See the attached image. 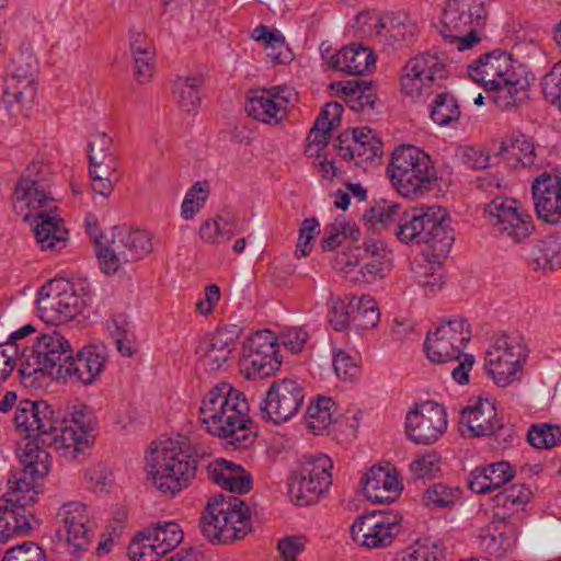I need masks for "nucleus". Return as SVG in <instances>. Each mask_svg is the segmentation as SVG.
Masks as SVG:
<instances>
[{"instance_id": "1", "label": "nucleus", "mask_w": 561, "mask_h": 561, "mask_svg": "<svg viewBox=\"0 0 561 561\" xmlns=\"http://www.w3.org/2000/svg\"><path fill=\"white\" fill-rule=\"evenodd\" d=\"M243 392L228 382L210 388L199 408L201 423L218 436L226 449H245L256 437Z\"/></svg>"}, {"instance_id": "2", "label": "nucleus", "mask_w": 561, "mask_h": 561, "mask_svg": "<svg viewBox=\"0 0 561 561\" xmlns=\"http://www.w3.org/2000/svg\"><path fill=\"white\" fill-rule=\"evenodd\" d=\"M470 78L492 92L501 111L518 107L529 98V81L523 66L505 51L486 53L468 66Z\"/></svg>"}, {"instance_id": "3", "label": "nucleus", "mask_w": 561, "mask_h": 561, "mask_svg": "<svg viewBox=\"0 0 561 561\" xmlns=\"http://www.w3.org/2000/svg\"><path fill=\"white\" fill-rule=\"evenodd\" d=\"M146 460L152 485L170 496L187 488L197 471L194 448L184 436L152 443Z\"/></svg>"}, {"instance_id": "4", "label": "nucleus", "mask_w": 561, "mask_h": 561, "mask_svg": "<svg viewBox=\"0 0 561 561\" xmlns=\"http://www.w3.org/2000/svg\"><path fill=\"white\" fill-rule=\"evenodd\" d=\"M85 229L95 244V253L101 270L107 274H116L126 263L141 260L152 251L151 234L141 229L114 227L108 240L99 231L94 216L85 219Z\"/></svg>"}, {"instance_id": "5", "label": "nucleus", "mask_w": 561, "mask_h": 561, "mask_svg": "<svg viewBox=\"0 0 561 561\" xmlns=\"http://www.w3.org/2000/svg\"><path fill=\"white\" fill-rule=\"evenodd\" d=\"M387 174L397 192L412 199L424 196L437 182L431 157L411 145H402L393 151Z\"/></svg>"}, {"instance_id": "6", "label": "nucleus", "mask_w": 561, "mask_h": 561, "mask_svg": "<svg viewBox=\"0 0 561 561\" xmlns=\"http://www.w3.org/2000/svg\"><path fill=\"white\" fill-rule=\"evenodd\" d=\"M398 239L402 243L426 244L431 249L433 262L440 264L454 243V232L446 209L430 207L411 209L408 221L398 227Z\"/></svg>"}, {"instance_id": "7", "label": "nucleus", "mask_w": 561, "mask_h": 561, "mask_svg": "<svg viewBox=\"0 0 561 561\" xmlns=\"http://www.w3.org/2000/svg\"><path fill=\"white\" fill-rule=\"evenodd\" d=\"M32 346L31 354L19 367L21 381L25 387L39 388L48 380H57L59 366L71 359L72 347L58 331L42 333Z\"/></svg>"}, {"instance_id": "8", "label": "nucleus", "mask_w": 561, "mask_h": 561, "mask_svg": "<svg viewBox=\"0 0 561 561\" xmlns=\"http://www.w3.org/2000/svg\"><path fill=\"white\" fill-rule=\"evenodd\" d=\"M51 435L44 433L26 443L20 457L24 476L31 479L45 477L50 470L51 453L71 461L88 448L89 437L84 434L79 436L72 427L64 428L58 436Z\"/></svg>"}, {"instance_id": "9", "label": "nucleus", "mask_w": 561, "mask_h": 561, "mask_svg": "<svg viewBox=\"0 0 561 561\" xmlns=\"http://www.w3.org/2000/svg\"><path fill=\"white\" fill-rule=\"evenodd\" d=\"M485 15L483 0H447L435 26L446 44L462 51L481 41L478 28L482 27Z\"/></svg>"}, {"instance_id": "10", "label": "nucleus", "mask_w": 561, "mask_h": 561, "mask_svg": "<svg viewBox=\"0 0 561 561\" xmlns=\"http://www.w3.org/2000/svg\"><path fill=\"white\" fill-rule=\"evenodd\" d=\"M48 188L49 185H34L25 199L21 198L15 188V207L45 208L35 214H26L24 219L31 225L42 250L58 251L66 247L68 230L56 214L57 208L49 205L55 198Z\"/></svg>"}, {"instance_id": "11", "label": "nucleus", "mask_w": 561, "mask_h": 561, "mask_svg": "<svg viewBox=\"0 0 561 561\" xmlns=\"http://www.w3.org/2000/svg\"><path fill=\"white\" fill-rule=\"evenodd\" d=\"M56 536L66 552L79 558L90 547L94 537L95 522L89 506L79 501L60 505L55 515Z\"/></svg>"}, {"instance_id": "12", "label": "nucleus", "mask_w": 561, "mask_h": 561, "mask_svg": "<svg viewBox=\"0 0 561 561\" xmlns=\"http://www.w3.org/2000/svg\"><path fill=\"white\" fill-rule=\"evenodd\" d=\"M331 458L323 454L304 456L298 470L289 477V495L296 505L316 503L332 484Z\"/></svg>"}, {"instance_id": "13", "label": "nucleus", "mask_w": 561, "mask_h": 561, "mask_svg": "<svg viewBox=\"0 0 561 561\" xmlns=\"http://www.w3.org/2000/svg\"><path fill=\"white\" fill-rule=\"evenodd\" d=\"M528 350L518 336L502 333L494 337L484 357L486 374L501 387L519 380Z\"/></svg>"}, {"instance_id": "14", "label": "nucleus", "mask_w": 561, "mask_h": 561, "mask_svg": "<svg viewBox=\"0 0 561 561\" xmlns=\"http://www.w3.org/2000/svg\"><path fill=\"white\" fill-rule=\"evenodd\" d=\"M471 336V327L467 319L456 317L445 320L434 332L427 334L424 343L426 356L436 364L458 360Z\"/></svg>"}, {"instance_id": "15", "label": "nucleus", "mask_w": 561, "mask_h": 561, "mask_svg": "<svg viewBox=\"0 0 561 561\" xmlns=\"http://www.w3.org/2000/svg\"><path fill=\"white\" fill-rule=\"evenodd\" d=\"M83 300L73 284L66 279H53L42 286L37 309L47 323L60 324L73 319L81 310Z\"/></svg>"}, {"instance_id": "16", "label": "nucleus", "mask_w": 561, "mask_h": 561, "mask_svg": "<svg viewBox=\"0 0 561 561\" xmlns=\"http://www.w3.org/2000/svg\"><path fill=\"white\" fill-rule=\"evenodd\" d=\"M9 68L11 72L4 79L2 102L11 113H23L31 108L36 95V84L32 79L36 60L32 55L21 53L12 59Z\"/></svg>"}, {"instance_id": "17", "label": "nucleus", "mask_w": 561, "mask_h": 561, "mask_svg": "<svg viewBox=\"0 0 561 561\" xmlns=\"http://www.w3.org/2000/svg\"><path fill=\"white\" fill-rule=\"evenodd\" d=\"M278 337L270 330L257 331L243 345L242 367L247 378L264 379L275 375L282 366Z\"/></svg>"}, {"instance_id": "18", "label": "nucleus", "mask_w": 561, "mask_h": 561, "mask_svg": "<svg viewBox=\"0 0 561 561\" xmlns=\"http://www.w3.org/2000/svg\"><path fill=\"white\" fill-rule=\"evenodd\" d=\"M305 401L302 385L290 378L275 380L270 386L265 398L260 403L263 419L280 424L293 419Z\"/></svg>"}, {"instance_id": "19", "label": "nucleus", "mask_w": 561, "mask_h": 561, "mask_svg": "<svg viewBox=\"0 0 561 561\" xmlns=\"http://www.w3.org/2000/svg\"><path fill=\"white\" fill-rule=\"evenodd\" d=\"M447 424L444 405L425 401L407 414L405 433L416 445H432L446 432Z\"/></svg>"}, {"instance_id": "20", "label": "nucleus", "mask_w": 561, "mask_h": 561, "mask_svg": "<svg viewBox=\"0 0 561 561\" xmlns=\"http://www.w3.org/2000/svg\"><path fill=\"white\" fill-rule=\"evenodd\" d=\"M400 531L398 516L377 513L358 516L351 526L352 539L367 549H385L391 546Z\"/></svg>"}, {"instance_id": "21", "label": "nucleus", "mask_w": 561, "mask_h": 561, "mask_svg": "<svg viewBox=\"0 0 561 561\" xmlns=\"http://www.w3.org/2000/svg\"><path fill=\"white\" fill-rule=\"evenodd\" d=\"M447 77L446 65L437 55L420 54L404 66L401 89L407 95H420L425 89L439 87Z\"/></svg>"}, {"instance_id": "22", "label": "nucleus", "mask_w": 561, "mask_h": 561, "mask_svg": "<svg viewBox=\"0 0 561 561\" xmlns=\"http://www.w3.org/2000/svg\"><path fill=\"white\" fill-rule=\"evenodd\" d=\"M106 363V356L103 351L94 346L85 347L68 359L66 364L59 366L60 371L57 381L67 383L91 385L103 371Z\"/></svg>"}, {"instance_id": "23", "label": "nucleus", "mask_w": 561, "mask_h": 561, "mask_svg": "<svg viewBox=\"0 0 561 561\" xmlns=\"http://www.w3.org/2000/svg\"><path fill=\"white\" fill-rule=\"evenodd\" d=\"M14 424L27 435L53 434L58 436L65 427H58L54 411L45 401L24 399L19 402L14 415Z\"/></svg>"}, {"instance_id": "24", "label": "nucleus", "mask_w": 561, "mask_h": 561, "mask_svg": "<svg viewBox=\"0 0 561 561\" xmlns=\"http://www.w3.org/2000/svg\"><path fill=\"white\" fill-rule=\"evenodd\" d=\"M531 191L538 219L549 225L561 224V179L542 173L534 180Z\"/></svg>"}, {"instance_id": "25", "label": "nucleus", "mask_w": 561, "mask_h": 561, "mask_svg": "<svg viewBox=\"0 0 561 561\" xmlns=\"http://www.w3.org/2000/svg\"><path fill=\"white\" fill-rule=\"evenodd\" d=\"M238 333L237 325H232L231 329L220 328L199 342L196 355L206 370H219L228 362L236 347Z\"/></svg>"}, {"instance_id": "26", "label": "nucleus", "mask_w": 561, "mask_h": 561, "mask_svg": "<svg viewBox=\"0 0 561 561\" xmlns=\"http://www.w3.org/2000/svg\"><path fill=\"white\" fill-rule=\"evenodd\" d=\"M459 423L468 427L474 437L491 436L494 433L513 437V427H505L497 419L496 408L489 400L479 399L474 405L460 412Z\"/></svg>"}, {"instance_id": "27", "label": "nucleus", "mask_w": 561, "mask_h": 561, "mask_svg": "<svg viewBox=\"0 0 561 561\" xmlns=\"http://www.w3.org/2000/svg\"><path fill=\"white\" fill-rule=\"evenodd\" d=\"M376 37L391 49H400L416 39L417 25L404 13H393L379 18L375 24Z\"/></svg>"}, {"instance_id": "28", "label": "nucleus", "mask_w": 561, "mask_h": 561, "mask_svg": "<svg viewBox=\"0 0 561 561\" xmlns=\"http://www.w3.org/2000/svg\"><path fill=\"white\" fill-rule=\"evenodd\" d=\"M38 524L27 505L7 502V499L0 501V541L15 535L26 536Z\"/></svg>"}, {"instance_id": "29", "label": "nucleus", "mask_w": 561, "mask_h": 561, "mask_svg": "<svg viewBox=\"0 0 561 561\" xmlns=\"http://www.w3.org/2000/svg\"><path fill=\"white\" fill-rule=\"evenodd\" d=\"M514 477L515 470L507 461H497L472 470L468 488L477 494H486L502 488Z\"/></svg>"}, {"instance_id": "30", "label": "nucleus", "mask_w": 561, "mask_h": 561, "mask_svg": "<svg viewBox=\"0 0 561 561\" xmlns=\"http://www.w3.org/2000/svg\"><path fill=\"white\" fill-rule=\"evenodd\" d=\"M279 88H273L270 91H257L250 96L245 103V111L252 118L265 124H278L282 117L278 114L285 111L288 105V99L275 92Z\"/></svg>"}, {"instance_id": "31", "label": "nucleus", "mask_w": 561, "mask_h": 561, "mask_svg": "<svg viewBox=\"0 0 561 561\" xmlns=\"http://www.w3.org/2000/svg\"><path fill=\"white\" fill-rule=\"evenodd\" d=\"M376 62L374 51L362 44L352 43L332 55L328 61L330 68L350 76L365 73Z\"/></svg>"}, {"instance_id": "32", "label": "nucleus", "mask_w": 561, "mask_h": 561, "mask_svg": "<svg viewBox=\"0 0 561 561\" xmlns=\"http://www.w3.org/2000/svg\"><path fill=\"white\" fill-rule=\"evenodd\" d=\"M209 478L229 493H247L252 489V477L239 465L219 458L208 465Z\"/></svg>"}, {"instance_id": "33", "label": "nucleus", "mask_w": 561, "mask_h": 561, "mask_svg": "<svg viewBox=\"0 0 561 561\" xmlns=\"http://www.w3.org/2000/svg\"><path fill=\"white\" fill-rule=\"evenodd\" d=\"M526 259L534 270L553 271L561 267V236L550 234L537 240L527 249Z\"/></svg>"}, {"instance_id": "34", "label": "nucleus", "mask_w": 561, "mask_h": 561, "mask_svg": "<svg viewBox=\"0 0 561 561\" xmlns=\"http://www.w3.org/2000/svg\"><path fill=\"white\" fill-rule=\"evenodd\" d=\"M409 214L410 210L403 208L399 203L380 198L365 213L364 217L374 225L378 224L381 228L390 230L398 238V227L408 221Z\"/></svg>"}, {"instance_id": "35", "label": "nucleus", "mask_w": 561, "mask_h": 561, "mask_svg": "<svg viewBox=\"0 0 561 561\" xmlns=\"http://www.w3.org/2000/svg\"><path fill=\"white\" fill-rule=\"evenodd\" d=\"M139 538L154 542L158 550L169 553L183 540V531L179 524L174 522H159L139 531Z\"/></svg>"}, {"instance_id": "36", "label": "nucleus", "mask_w": 561, "mask_h": 561, "mask_svg": "<svg viewBox=\"0 0 561 561\" xmlns=\"http://www.w3.org/2000/svg\"><path fill=\"white\" fill-rule=\"evenodd\" d=\"M507 525L504 520L492 522L480 534V545L482 549L494 558H502L508 551L513 543L514 537L506 530Z\"/></svg>"}, {"instance_id": "37", "label": "nucleus", "mask_w": 561, "mask_h": 561, "mask_svg": "<svg viewBox=\"0 0 561 561\" xmlns=\"http://www.w3.org/2000/svg\"><path fill=\"white\" fill-rule=\"evenodd\" d=\"M534 229L531 217L522 208L507 217L494 228V233L502 239L520 243L528 238Z\"/></svg>"}, {"instance_id": "38", "label": "nucleus", "mask_w": 561, "mask_h": 561, "mask_svg": "<svg viewBox=\"0 0 561 561\" xmlns=\"http://www.w3.org/2000/svg\"><path fill=\"white\" fill-rule=\"evenodd\" d=\"M201 78L186 77L180 78L174 83V99L183 113L196 114L201 105L199 87Z\"/></svg>"}, {"instance_id": "39", "label": "nucleus", "mask_w": 561, "mask_h": 561, "mask_svg": "<svg viewBox=\"0 0 561 561\" xmlns=\"http://www.w3.org/2000/svg\"><path fill=\"white\" fill-rule=\"evenodd\" d=\"M237 221V217L230 214L206 220L199 228L201 238L208 243L228 242L234 234Z\"/></svg>"}, {"instance_id": "40", "label": "nucleus", "mask_w": 561, "mask_h": 561, "mask_svg": "<svg viewBox=\"0 0 561 561\" xmlns=\"http://www.w3.org/2000/svg\"><path fill=\"white\" fill-rule=\"evenodd\" d=\"M334 407L335 403L331 398L319 396L307 408V427L316 435L322 434L332 422V409Z\"/></svg>"}, {"instance_id": "41", "label": "nucleus", "mask_w": 561, "mask_h": 561, "mask_svg": "<svg viewBox=\"0 0 561 561\" xmlns=\"http://www.w3.org/2000/svg\"><path fill=\"white\" fill-rule=\"evenodd\" d=\"M252 38L256 42H263L265 47L271 51L267 53L275 62L287 64L291 59L288 47L285 44L284 36L276 32H272L265 25L256 26L252 32Z\"/></svg>"}, {"instance_id": "42", "label": "nucleus", "mask_w": 561, "mask_h": 561, "mask_svg": "<svg viewBox=\"0 0 561 561\" xmlns=\"http://www.w3.org/2000/svg\"><path fill=\"white\" fill-rule=\"evenodd\" d=\"M352 322L357 330L373 329L379 322V310L376 301L370 296L360 298L352 297Z\"/></svg>"}, {"instance_id": "43", "label": "nucleus", "mask_w": 561, "mask_h": 561, "mask_svg": "<svg viewBox=\"0 0 561 561\" xmlns=\"http://www.w3.org/2000/svg\"><path fill=\"white\" fill-rule=\"evenodd\" d=\"M430 117L439 126L457 122L460 117V110L454 95L446 92L437 94L432 101Z\"/></svg>"}, {"instance_id": "44", "label": "nucleus", "mask_w": 561, "mask_h": 561, "mask_svg": "<svg viewBox=\"0 0 561 561\" xmlns=\"http://www.w3.org/2000/svg\"><path fill=\"white\" fill-rule=\"evenodd\" d=\"M210 507H206V513L202 516L199 527L210 542L214 543H228L236 540V529L226 528L224 526L222 517L211 514Z\"/></svg>"}, {"instance_id": "45", "label": "nucleus", "mask_w": 561, "mask_h": 561, "mask_svg": "<svg viewBox=\"0 0 561 561\" xmlns=\"http://www.w3.org/2000/svg\"><path fill=\"white\" fill-rule=\"evenodd\" d=\"M34 480L35 479H31L30 476H24V470H22L19 477L13 476L8 480L9 491L3 499H7V502L15 504L33 505L36 502L38 493L35 490Z\"/></svg>"}, {"instance_id": "46", "label": "nucleus", "mask_w": 561, "mask_h": 561, "mask_svg": "<svg viewBox=\"0 0 561 561\" xmlns=\"http://www.w3.org/2000/svg\"><path fill=\"white\" fill-rule=\"evenodd\" d=\"M527 442L536 449H551L561 443V426L551 423L533 424Z\"/></svg>"}, {"instance_id": "47", "label": "nucleus", "mask_w": 561, "mask_h": 561, "mask_svg": "<svg viewBox=\"0 0 561 561\" xmlns=\"http://www.w3.org/2000/svg\"><path fill=\"white\" fill-rule=\"evenodd\" d=\"M357 229H353L350 221L344 216H339L324 230V236L320 242L323 251H332L340 247L347 238L356 239Z\"/></svg>"}, {"instance_id": "48", "label": "nucleus", "mask_w": 561, "mask_h": 561, "mask_svg": "<svg viewBox=\"0 0 561 561\" xmlns=\"http://www.w3.org/2000/svg\"><path fill=\"white\" fill-rule=\"evenodd\" d=\"M510 153L524 167L534 164L535 162V147L525 135H513L510 142L503 141L499 149V154L503 156Z\"/></svg>"}, {"instance_id": "49", "label": "nucleus", "mask_w": 561, "mask_h": 561, "mask_svg": "<svg viewBox=\"0 0 561 561\" xmlns=\"http://www.w3.org/2000/svg\"><path fill=\"white\" fill-rule=\"evenodd\" d=\"M34 185H49L48 168L42 162H32L26 167L16 183V193L25 199Z\"/></svg>"}, {"instance_id": "50", "label": "nucleus", "mask_w": 561, "mask_h": 561, "mask_svg": "<svg viewBox=\"0 0 561 561\" xmlns=\"http://www.w3.org/2000/svg\"><path fill=\"white\" fill-rule=\"evenodd\" d=\"M373 82L360 79L348 80L346 82H333L331 89H341L343 94H356L366 107V110L374 111L377 95L371 88Z\"/></svg>"}, {"instance_id": "51", "label": "nucleus", "mask_w": 561, "mask_h": 561, "mask_svg": "<svg viewBox=\"0 0 561 561\" xmlns=\"http://www.w3.org/2000/svg\"><path fill=\"white\" fill-rule=\"evenodd\" d=\"M363 492L369 494L373 488L375 491L383 486L400 485L401 482L394 471L380 466L371 467L360 480Z\"/></svg>"}, {"instance_id": "52", "label": "nucleus", "mask_w": 561, "mask_h": 561, "mask_svg": "<svg viewBox=\"0 0 561 561\" xmlns=\"http://www.w3.org/2000/svg\"><path fill=\"white\" fill-rule=\"evenodd\" d=\"M208 197V184L196 182L186 193L181 207V215L185 220L192 219L204 206Z\"/></svg>"}, {"instance_id": "53", "label": "nucleus", "mask_w": 561, "mask_h": 561, "mask_svg": "<svg viewBox=\"0 0 561 561\" xmlns=\"http://www.w3.org/2000/svg\"><path fill=\"white\" fill-rule=\"evenodd\" d=\"M530 490L523 484H513L497 493L493 501L496 507L522 508L530 499Z\"/></svg>"}, {"instance_id": "54", "label": "nucleus", "mask_w": 561, "mask_h": 561, "mask_svg": "<svg viewBox=\"0 0 561 561\" xmlns=\"http://www.w3.org/2000/svg\"><path fill=\"white\" fill-rule=\"evenodd\" d=\"M1 561H47V554L38 543L24 541L8 549Z\"/></svg>"}, {"instance_id": "55", "label": "nucleus", "mask_w": 561, "mask_h": 561, "mask_svg": "<svg viewBox=\"0 0 561 561\" xmlns=\"http://www.w3.org/2000/svg\"><path fill=\"white\" fill-rule=\"evenodd\" d=\"M342 150L341 157L346 161L354 159L357 165L363 162L373 161L382 154L380 140L356 142V147L342 148Z\"/></svg>"}, {"instance_id": "56", "label": "nucleus", "mask_w": 561, "mask_h": 561, "mask_svg": "<svg viewBox=\"0 0 561 561\" xmlns=\"http://www.w3.org/2000/svg\"><path fill=\"white\" fill-rule=\"evenodd\" d=\"M458 490H453L444 484H434L427 489L422 497V501L427 507L443 508L450 507L455 504L456 493Z\"/></svg>"}, {"instance_id": "57", "label": "nucleus", "mask_w": 561, "mask_h": 561, "mask_svg": "<svg viewBox=\"0 0 561 561\" xmlns=\"http://www.w3.org/2000/svg\"><path fill=\"white\" fill-rule=\"evenodd\" d=\"M167 553L158 550L154 542L139 538V533L135 536L128 547V556L131 561H159Z\"/></svg>"}, {"instance_id": "58", "label": "nucleus", "mask_w": 561, "mask_h": 561, "mask_svg": "<svg viewBox=\"0 0 561 561\" xmlns=\"http://www.w3.org/2000/svg\"><path fill=\"white\" fill-rule=\"evenodd\" d=\"M520 209L517 207L515 199L496 197L489 203L484 210L490 218V224L495 228L499 224L503 222L507 217H512V214Z\"/></svg>"}, {"instance_id": "59", "label": "nucleus", "mask_w": 561, "mask_h": 561, "mask_svg": "<svg viewBox=\"0 0 561 561\" xmlns=\"http://www.w3.org/2000/svg\"><path fill=\"white\" fill-rule=\"evenodd\" d=\"M352 306L346 304L340 297H332L329 300L328 319L335 331H342L347 328L352 321Z\"/></svg>"}, {"instance_id": "60", "label": "nucleus", "mask_w": 561, "mask_h": 561, "mask_svg": "<svg viewBox=\"0 0 561 561\" xmlns=\"http://www.w3.org/2000/svg\"><path fill=\"white\" fill-rule=\"evenodd\" d=\"M208 507L213 510L211 514H216L217 516L236 511L250 510L244 501L233 495V493L214 495L208 502Z\"/></svg>"}, {"instance_id": "61", "label": "nucleus", "mask_w": 561, "mask_h": 561, "mask_svg": "<svg viewBox=\"0 0 561 561\" xmlns=\"http://www.w3.org/2000/svg\"><path fill=\"white\" fill-rule=\"evenodd\" d=\"M391 268L392 260L390 256L368 257V260L363 264L366 284H374L383 279Z\"/></svg>"}, {"instance_id": "62", "label": "nucleus", "mask_w": 561, "mask_h": 561, "mask_svg": "<svg viewBox=\"0 0 561 561\" xmlns=\"http://www.w3.org/2000/svg\"><path fill=\"white\" fill-rule=\"evenodd\" d=\"M440 457L437 453L425 454L410 465V469L416 479L433 478L439 471Z\"/></svg>"}, {"instance_id": "63", "label": "nucleus", "mask_w": 561, "mask_h": 561, "mask_svg": "<svg viewBox=\"0 0 561 561\" xmlns=\"http://www.w3.org/2000/svg\"><path fill=\"white\" fill-rule=\"evenodd\" d=\"M541 87L545 99L561 110V66L552 67L543 77Z\"/></svg>"}, {"instance_id": "64", "label": "nucleus", "mask_w": 561, "mask_h": 561, "mask_svg": "<svg viewBox=\"0 0 561 561\" xmlns=\"http://www.w3.org/2000/svg\"><path fill=\"white\" fill-rule=\"evenodd\" d=\"M320 233L319 221L316 218H307L299 230L298 243L295 254L298 257L307 256L312 249L311 241Z\"/></svg>"}]
</instances>
